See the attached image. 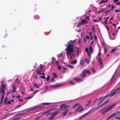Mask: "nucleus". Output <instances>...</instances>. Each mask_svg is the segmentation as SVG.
Wrapping results in <instances>:
<instances>
[{
	"label": "nucleus",
	"mask_w": 120,
	"mask_h": 120,
	"mask_svg": "<svg viewBox=\"0 0 120 120\" xmlns=\"http://www.w3.org/2000/svg\"><path fill=\"white\" fill-rule=\"evenodd\" d=\"M53 77L54 78H56L57 77L56 74V73H53L52 74Z\"/></svg>",
	"instance_id": "e433bc0d"
},
{
	"label": "nucleus",
	"mask_w": 120,
	"mask_h": 120,
	"mask_svg": "<svg viewBox=\"0 0 120 120\" xmlns=\"http://www.w3.org/2000/svg\"><path fill=\"white\" fill-rule=\"evenodd\" d=\"M117 50L116 48H115L112 49L111 51V53H114L115 51Z\"/></svg>",
	"instance_id": "b1692460"
},
{
	"label": "nucleus",
	"mask_w": 120,
	"mask_h": 120,
	"mask_svg": "<svg viewBox=\"0 0 120 120\" xmlns=\"http://www.w3.org/2000/svg\"><path fill=\"white\" fill-rule=\"evenodd\" d=\"M34 86H35L38 89H39V86L38 85H37L36 84V83H34Z\"/></svg>",
	"instance_id": "c9c22d12"
},
{
	"label": "nucleus",
	"mask_w": 120,
	"mask_h": 120,
	"mask_svg": "<svg viewBox=\"0 0 120 120\" xmlns=\"http://www.w3.org/2000/svg\"><path fill=\"white\" fill-rule=\"evenodd\" d=\"M70 105H67L65 104H63L60 106V109H59L60 111L65 110L70 107Z\"/></svg>",
	"instance_id": "20e7f679"
},
{
	"label": "nucleus",
	"mask_w": 120,
	"mask_h": 120,
	"mask_svg": "<svg viewBox=\"0 0 120 120\" xmlns=\"http://www.w3.org/2000/svg\"><path fill=\"white\" fill-rule=\"evenodd\" d=\"M12 86H13V91L12 92V93L15 92V91L16 89V87L14 85H13Z\"/></svg>",
	"instance_id": "5701e85b"
},
{
	"label": "nucleus",
	"mask_w": 120,
	"mask_h": 120,
	"mask_svg": "<svg viewBox=\"0 0 120 120\" xmlns=\"http://www.w3.org/2000/svg\"><path fill=\"white\" fill-rule=\"evenodd\" d=\"M1 93H2V95L1 99H3L4 97L5 92H1Z\"/></svg>",
	"instance_id": "7c9ffc66"
},
{
	"label": "nucleus",
	"mask_w": 120,
	"mask_h": 120,
	"mask_svg": "<svg viewBox=\"0 0 120 120\" xmlns=\"http://www.w3.org/2000/svg\"><path fill=\"white\" fill-rule=\"evenodd\" d=\"M98 55L99 56L98 57V59H100V58H101V52H99L98 53Z\"/></svg>",
	"instance_id": "09e8293b"
},
{
	"label": "nucleus",
	"mask_w": 120,
	"mask_h": 120,
	"mask_svg": "<svg viewBox=\"0 0 120 120\" xmlns=\"http://www.w3.org/2000/svg\"><path fill=\"white\" fill-rule=\"evenodd\" d=\"M62 85H59L58 83H57L55 85H49V87L50 88H56L61 86Z\"/></svg>",
	"instance_id": "0eeeda50"
},
{
	"label": "nucleus",
	"mask_w": 120,
	"mask_h": 120,
	"mask_svg": "<svg viewBox=\"0 0 120 120\" xmlns=\"http://www.w3.org/2000/svg\"><path fill=\"white\" fill-rule=\"evenodd\" d=\"M117 71V70H116L115 71L114 74L112 75V78H111V79H112L113 78V77L114 76V75L116 73V71Z\"/></svg>",
	"instance_id": "5fc2aeb1"
},
{
	"label": "nucleus",
	"mask_w": 120,
	"mask_h": 120,
	"mask_svg": "<svg viewBox=\"0 0 120 120\" xmlns=\"http://www.w3.org/2000/svg\"><path fill=\"white\" fill-rule=\"evenodd\" d=\"M89 47L90 51V53L92 54L93 52L92 46H89Z\"/></svg>",
	"instance_id": "6ab92c4d"
},
{
	"label": "nucleus",
	"mask_w": 120,
	"mask_h": 120,
	"mask_svg": "<svg viewBox=\"0 0 120 120\" xmlns=\"http://www.w3.org/2000/svg\"><path fill=\"white\" fill-rule=\"evenodd\" d=\"M50 78V76L48 75H47V77L46 78V80L47 81H48L49 79Z\"/></svg>",
	"instance_id": "a19ab883"
},
{
	"label": "nucleus",
	"mask_w": 120,
	"mask_h": 120,
	"mask_svg": "<svg viewBox=\"0 0 120 120\" xmlns=\"http://www.w3.org/2000/svg\"><path fill=\"white\" fill-rule=\"evenodd\" d=\"M60 111L59 109L55 111L52 113V115L54 117L55 115H57L60 112Z\"/></svg>",
	"instance_id": "9d476101"
},
{
	"label": "nucleus",
	"mask_w": 120,
	"mask_h": 120,
	"mask_svg": "<svg viewBox=\"0 0 120 120\" xmlns=\"http://www.w3.org/2000/svg\"><path fill=\"white\" fill-rule=\"evenodd\" d=\"M111 11V9H109L105 12V14H106L108 12Z\"/></svg>",
	"instance_id": "4d7b16f0"
},
{
	"label": "nucleus",
	"mask_w": 120,
	"mask_h": 120,
	"mask_svg": "<svg viewBox=\"0 0 120 120\" xmlns=\"http://www.w3.org/2000/svg\"><path fill=\"white\" fill-rule=\"evenodd\" d=\"M116 94V93L114 91H112L109 94V96H110V97H112L114 95H115Z\"/></svg>",
	"instance_id": "ddd939ff"
},
{
	"label": "nucleus",
	"mask_w": 120,
	"mask_h": 120,
	"mask_svg": "<svg viewBox=\"0 0 120 120\" xmlns=\"http://www.w3.org/2000/svg\"><path fill=\"white\" fill-rule=\"evenodd\" d=\"M85 61L86 62L87 64H89L90 63V61L88 59H86L85 60Z\"/></svg>",
	"instance_id": "79ce46f5"
},
{
	"label": "nucleus",
	"mask_w": 120,
	"mask_h": 120,
	"mask_svg": "<svg viewBox=\"0 0 120 120\" xmlns=\"http://www.w3.org/2000/svg\"><path fill=\"white\" fill-rule=\"evenodd\" d=\"M79 105V103H77L76 104H75V105L72 107V108L73 109H74L78 105Z\"/></svg>",
	"instance_id": "bb28decb"
},
{
	"label": "nucleus",
	"mask_w": 120,
	"mask_h": 120,
	"mask_svg": "<svg viewBox=\"0 0 120 120\" xmlns=\"http://www.w3.org/2000/svg\"><path fill=\"white\" fill-rule=\"evenodd\" d=\"M100 65H101V66L100 67V69H101L104 67V66L103 64Z\"/></svg>",
	"instance_id": "603ef678"
},
{
	"label": "nucleus",
	"mask_w": 120,
	"mask_h": 120,
	"mask_svg": "<svg viewBox=\"0 0 120 120\" xmlns=\"http://www.w3.org/2000/svg\"><path fill=\"white\" fill-rule=\"evenodd\" d=\"M92 30L94 32H95V30L94 26H92Z\"/></svg>",
	"instance_id": "4c0bfd02"
},
{
	"label": "nucleus",
	"mask_w": 120,
	"mask_h": 120,
	"mask_svg": "<svg viewBox=\"0 0 120 120\" xmlns=\"http://www.w3.org/2000/svg\"><path fill=\"white\" fill-rule=\"evenodd\" d=\"M40 69H43L44 68V67L43 65L42 64H40Z\"/></svg>",
	"instance_id": "de8ad7c7"
},
{
	"label": "nucleus",
	"mask_w": 120,
	"mask_h": 120,
	"mask_svg": "<svg viewBox=\"0 0 120 120\" xmlns=\"http://www.w3.org/2000/svg\"><path fill=\"white\" fill-rule=\"evenodd\" d=\"M76 40V39H75V40H74L73 41H72L71 40H70V42H72V44H71L73 45H73L75 43V41Z\"/></svg>",
	"instance_id": "a878e982"
},
{
	"label": "nucleus",
	"mask_w": 120,
	"mask_h": 120,
	"mask_svg": "<svg viewBox=\"0 0 120 120\" xmlns=\"http://www.w3.org/2000/svg\"><path fill=\"white\" fill-rule=\"evenodd\" d=\"M102 3H104V0H102V1L100 2H99V4H100Z\"/></svg>",
	"instance_id": "69168bd1"
},
{
	"label": "nucleus",
	"mask_w": 120,
	"mask_h": 120,
	"mask_svg": "<svg viewBox=\"0 0 120 120\" xmlns=\"http://www.w3.org/2000/svg\"><path fill=\"white\" fill-rule=\"evenodd\" d=\"M74 79L75 80L79 82H80L83 81V80L82 79L80 78H78L76 77L74 78Z\"/></svg>",
	"instance_id": "1a4fd4ad"
},
{
	"label": "nucleus",
	"mask_w": 120,
	"mask_h": 120,
	"mask_svg": "<svg viewBox=\"0 0 120 120\" xmlns=\"http://www.w3.org/2000/svg\"><path fill=\"white\" fill-rule=\"evenodd\" d=\"M120 91V89L119 88H118L115 91H114L115 92V93H116V94L118 92H119Z\"/></svg>",
	"instance_id": "ea45409f"
},
{
	"label": "nucleus",
	"mask_w": 120,
	"mask_h": 120,
	"mask_svg": "<svg viewBox=\"0 0 120 120\" xmlns=\"http://www.w3.org/2000/svg\"><path fill=\"white\" fill-rule=\"evenodd\" d=\"M82 105H80L76 109L75 112H80L83 110L84 108H82Z\"/></svg>",
	"instance_id": "39448f33"
},
{
	"label": "nucleus",
	"mask_w": 120,
	"mask_h": 120,
	"mask_svg": "<svg viewBox=\"0 0 120 120\" xmlns=\"http://www.w3.org/2000/svg\"><path fill=\"white\" fill-rule=\"evenodd\" d=\"M65 50L66 51V54L67 55H70V58L72 59V56L71 53H73L74 52L73 45L71 44H69L68 45L66 49H65Z\"/></svg>",
	"instance_id": "f257e3e1"
},
{
	"label": "nucleus",
	"mask_w": 120,
	"mask_h": 120,
	"mask_svg": "<svg viewBox=\"0 0 120 120\" xmlns=\"http://www.w3.org/2000/svg\"><path fill=\"white\" fill-rule=\"evenodd\" d=\"M83 71L85 73H87L88 75H90L91 74V72L88 70L85 69Z\"/></svg>",
	"instance_id": "2eb2a0df"
},
{
	"label": "nucleus",
	"mask_w": 120,
	"mask_h": 120,
	"mask_svg": "<svg viewBox=\"0 0 120 120\" xmlns=\"http://www.w3.org/2000/svg\"><path fill=\"white\" fill-rule=\"evenodd\" d=\"M5 85L4 84H2L1 86V89H0V92H5Z\"/></svg>",
	"instance_id": "423d86ee"
},
{
	"label": "nucleus",
	"mask_w": 120,
	"mask_h": 120,
	"mask_svg": "<svg viewBox=\"0 0 120 120\" xmlns=\"http://www.w3.org/2000/svg\"><path fill=\"white\" fill-rule=\"evenodd\" d=\"M21 106H22V105H18L16 107L15 109H17L18 108H19L21 107Z\"/></svg>",
	"instance_id": "864d4df0"
},
{
	"label": "nucleus",
	"mask_w": 120,
	"mask_h": 120,
	"mask_svg": "<svg viewBox=\"0 0 120 120\" xmlns=\"http://www.w3.org/2000/svg\"><path fill=\"white\" fill-rule=\"evenodd\" d=\"M52 103H42L41 104L43 105H49L51 104Z\"/></svg>",
	"instance_id": "c85d7f7f"
},
{
	"label": "nucleus",
	"mask_w": 120,
	"mask_h": 120,
	"mask_svg": "<svg viewBox=\"0 0 120 120\" xmlns=\"http://www.w3.org/2000/svg\"><path fill=\"white\" fill-rule=\"evenodd\" d=\"M109 96V95L108 94L107 95H106L103 98V99L104 100L105 98H107V97Z\"/></svg>",
	"instance_id": "58836bf2"
},
{
	"label": "nucleus",
	"mask_w": 120,
	"mask_h": 120,
	"mask_svg": "<svg viewBox=\"0 0 120 120\" xmlns=\"http://www.w3.org/2000/svg\"><path fill=\"white\" fill-rule=\"evenodd\" d=\"M115 12H120V10H115Z\"/></svg>",
	"instance_id": "bf43d9fd"
},
{
	"label": "nucleus",
	"mask_w": 120,
	"mask_h": 120,
	"mask_svg": "<svg viewBox=\"0 0 120 120\" xmlns=\"http://www.w3.org/2000/svg\"><path fill=\"white\" fill-rule=\"evenodd\" d=\"M96 110V109L95 108H94L92 109L89 110L88 112L89 114H90L94 112Z\"/></svg>",
	"instance_id": "dca6fc26"
},
{
	"label": "nucleus",
	"mask_w": 120,
	"mask_h": 120,
	"mask_svg": "<svg viewBox=\"0 0 120 120\" xmlns=\"http://www.w3.org/2000/svg\"><path fill=\"white\" fill-rule=\"evenodd\" d=\"M56 108H52L51 109H49V110H48V111H49H49H54L55 110H56Z\"/></svg>",
	"instance_id": "cd10ccee"
},
{
	"label": "nucleus",
	"mask_w": 120,
	"mask_h": 120,
	"mask_svg": "<svg viewBox=\"0 0 120 120\" xmlns=\"http://www.w3.org/2000/svg\"><path fill=\"white\" fill-rule=\"evenodd\" d=\"M109 17H107L106 18V19L105 20V24H106L107 20L109 19Z\"/></svg>",
	"instance_id": "c03bdc74"
},
{
	"label": "nucleus",
	"mask_w": 120,
	"mask_h": 120,
	"mask_svg": "<svg viewBox=\"0 0 120 120\" xmlns=\"http://www.w3.org/2000/svg\"><path fill=\"white\" fill-rule=\"evenodd\" d=\"M77 62V60H74L73 61H71V63L75 64H76Z\"/></svg>",
	"instance_id": "393cba45"
},
{
	"label": "nucleus",
	"mask_w": 120,
	"mask_h": 120,
	"mask_svg": "<svg viewBox=\"0 0 120 120\" xmlns=\"http://www.w3.org/2000/svg\"><path fill=\"white\" fill-rule=\"evenodd\" d=\"M59 62L58 61H56V65L57 66L58 65H59Z\"/></svg>",
	"instance_id": "680f3d73"
},
{
	"label": "nucleus",
	"mask_w": 120,
	"mask_h": 120,
	"mask_svg": "<svg viewBox=\"0 0 120 120\" xmlns=\"http://www.w3.org/2000/svg\"><path fill=\"white\" fill-rule=\"evenodd\" d=\"M104 100L103 99V98H101L99 99L98 101V104L99 105L101 104Z\"/></svg>",
	"instance_id": "6e6552de"
},
{
	"label": "nucleus",
	"mask_w": 120,
	"mask_h": 120,
	"mask_svg": "<svg viewBox=\"0 0 120 120\" xmlns=\"http://www.w3.org/2000/svg\"><path fill=\"white\" fill-rule=\"evenodd\" d=\"M116 4L118 5H120V2H118Z\"/></svg>",
	"instance_id": "13d9d810"
},
{
	"label": "nucleus",
	"mask_w": 120,
	"mask_h": 120,
	"mask_svg": "<svg viewBox=\"0 0 120 120\" xmlns=\"http://www.w3.org/2000/svg\"><path fill=\"white\" fill-rule=\"evenodd\" d=\"M109 100H107L106 101L104 102L102 104H101V105H100V107H101L103 106L104 105L106 104L108 102H109Z\"/></svg>",
	"instance_id": "aec40b11"
},
{
	"label": "nucleus",
	"mask_w": 120,
	"mask_h": 120,
	"mask_svg": "<svg viewBox=\"0 0 120 120\" xmlns=\"http://www.w3.org/2000/svg\"><path fill=\"white\" fill-rule=\"evenodd\" d=\"M33 96H32L29 97H28L25 98V99H30L31 98L33 97Z\"/></svg>",
	"instance_id": "f704fd0d"
},
{
	"label": "nucleus",
	"mask_w": 120,
	"mask_h": 120,
	"mask_svg": "<svg viewBox=\"0 0 120 120\" xmlns=\"http://www.w3.org/2000/svg\"><path fill=\"white\" fill-rule=\"evenodd\" d=\"M116 105V104L115 103H112L110 105L100 111L101 114H104L108 111L111 110Z\"/></svg>",
	"instance_id": "f03ea898"
},
{
	"label": "nucleus",
	"mask_w": 120,
	"mask_h": 120,
	"mask_svg": "<svg viewBox=\"0 0 120 120\" xmlns=\"http://www.w3.org/2000/svg\"><path fill=\"white\" fill-rule=\"evenodd\" d=\"M8 97H6L5 99L4 100V101H6L7 100V99H8Z\"/></svg>",
	"instance_id": "774afa93"
},
{
	"label": "nucleus",
	"mask_w": 120,
	"mask_h": 120,
	"mask_svg": "<svg viewBox=\"0 0 120 120\" xmlns=\"http://www.w3.org/2000/svg\"><path fill=\"white\" fill-rule=\"evenodd\" d=\"M56 81L55 79L53 77L50 80V81L51 82H55Z\"/></svg>",
	"instance_id": "473e14b6"
},
{
	"label": "nucleus",
	"mask_w": 120,
	"mask_h": 120,
	"mask_svg": "<svg viewBox=\"0 0 120 120\" xmlns=\"http://www.w3.org/2000/svg\"><path fill=\"white\" fill-rule=\"evenodd\" d=\"M69 110L68 109L66 110L62 114V115L63 116H65L68 112Z\"/></svg>",
	"instance_id": "4468645a"
},
{
	"label": "nucleus",
	"mask_w": 120,
	"mask_h": 120,
	"mask_svg": "<svg viewBox=\"0 0 120 120\" xmlns=\"http://www.w3.org/2000/svg\"><path fill=\"white\" fill-rule=\"evenodd\" d=\"M43 71V70L42 69H40V68L37 71V73L38 75H40L41 72Z\"/></svg>",
	"instance_id": "f8f14e48"
},
{
	"label": "nucleus",
	"mask_w": 120,
	"mask_h": 120,
	"mask_svg": "<svg viewBox=\"0 0 120 120\" xmlns=\"http://www.w3.org/2000/svg\"><path fill=\"white\" fill-rule=\"evenodd\" d=\"M104 11V10L103 9H102V10L101 11H98V14L99 13L103 11Z\"/></svg>",
	"instance_id": "e2e57ef3"
},
{
	"label": "nucleus",
	"mask_w": 120,
	"mask_h": 120,
	"mask_svg": "<svg viewBox=\"0 0 120 120\" xmlns=\"http://www.w3.org/2000/svg\"><path fill=\"white\" fill-rule=\"evenodd\" d=\"M72 85H74V82L72 81H70L69 82Z\"/></svg>",
	"instance_id": "49530a36"
},
{
	"label": "nucleus",
	"mask_w": 120,
	"mask_h": 120,
	"mask_svg": "<svg viewBox=\"0 0 120 120\" xmlns=\"http://www.w3.org/2000/svg\"><path fill=\"white\" fill-rule=\"evenodd\" d=\"M67 66L68 67H70L72 69L74 68V67L73 66L69 64H68Z\"/></svg>",
	"instance_id": "a18cd8bd"
},
{
	"label": "nucleus",
	"mask_w": 120,
	"mask_h": 120,
	"mask_svg": "<svg viewBox=\"0 0 120 120\" xmlns=\"http://www.w3.org/2000/svg\"><path fill=\"white\" fill-rule=\"evenodd\" d=\"M114 116H114V113H113L110 116H109L108 118H107V120H108L109 119V118H110L111 117H114Z\"/></svg>",
	"instance_id": "2f4dec72"
},
{
	"label": "nucleus",
	"mask_w": 120,
	"mask_h": 120,
	"mask_svg": "<svg viewBox=\"0 0 120 120\" xmlns=\"http://www.w3.org/2000/svg\"><path fill=\"white\" fill-rule=\"evenodd\" d=\"M39 77L40 78H42L44 79H45V77L44 76H40Z\"/></svg>",
	"instance_id": "3c124183"
},
{
	"label": "nucleus",
	"mask_w": 120,
	"mask_h": 120,
	"mask_svg": "<svg viewBox=\"0 0 120 120\" xmlns=\"http://www.w3.org/2000/svg\"><path fill=\"white\" fill-rule=\"evenodd\" d=\"M15 81L16 82L17 84L18 85L20 81L19 80V79L17 78L16 79V80H15Z\"/></svg>",
	"instance_id": "72a5a7b5"
},
{
	"label": "nucleus",
	"mask_w": 120,
	"mask_h": 120,
	"mask_svg": "<svg viewBox=\"0 0 120 120\" xmlns=\"http://www.w3.org/2000/svg\"><path fill=\"white\" fill-rule=\"evenodd\" d=\"M49 111L48 110V111H46L45 112L43 113V115H44L46 113H47Z\"/></svg>",
	"instance_id": "052dcab7"
},
{
	"label": "nucleus",
	"mask_w": 120,
	"mask_h": 120,
	"mask_svg": "<svg viewBox=\"0 0 120 120\" xmlns=\"http://www.w3.org/2000/svg\"><path fill=\"white\" fill-rule=\"evenodd\" d=\"M82 74L80 75V76L83 78L85 77L86 76V75L85 74V73L83 70L82 71Z\"/></svg>",
	"instance_id": "f3484780"
},
{
	"label": "nucleus",
	"mask_w": 120,
	"mask_h": 120,
	"mask_svg": "<svg viewBox=\"0 0 120 120\" xmlns=\"http://www.w3.org/2000/svg\"><path fill=\"white\" fill-rule=\"evenodd\" d=\"M87 23V20L86 19H82L80 22H79L77 26V27L79 28L80 27L81 25H83L84 24H85Z\"/></svg>",
	"instance_id": "7ed1b4c3"
},
{
	"label": "nucleus",
	"mask_w": 120,
	"mask_h": 120,
	"mask_svg": "<svg viewBox=\"0 0 120 120\" xmlns=\"http://www.w3.org/2000/svg\"><path fill=\"white\" fill-rule=\"evenodd\" d=\"M80 64L82 67L84 65V63L83 60H81L80 61Z\"/></svg>",
	"instance_id": "4be33fe9"
},
{
	"label": "nucleus",
	"mask_w": 120,
	"mask_h": 120,
	"mask_svg": "<svg viewBox=\"0 0 120 120\" xmlns=\"http://www.w3.org/2000/svg\"><path fill=\"white\" fill-rule=\"evenodd\" d=\"M92 70L93 71V73H95L96 72L95 70L93 68H92Z\"/></svg>",
	"instance_id": "6e6d98bb"
},
{
	"label": "nucleus",
	"mask_w": 120,
	"mask_h": 120,
	"mask_svg": "<svg viewBox=\"0 0 120 120\" xmlns=\"http://www.w3.org/2000/svg\"><path fill=\"white\" fill-rule=\"evenodd\" d=\"M79 47H77V53H78L79 52Z\"/></svg>",
	"instance_id": "0e129e2a"
},
{
	"label": "nucleus",
	"mask_w": 120,
	"mask_h": 120,
	"mask_svg": "<svg viewBox=\"0 0 120 120\" xmlns=\"http://www.w3.org/2000/svg\"><path fill=\"white\" fill-rule=\"evenodd\" d=\"M102 17H99V18L98 19V20L100 21L102 19Z\"/></svg>",
	"instance_id": "338daca9"
},
{
	"label": "nucleus",
	"mask_w": 120,
	"mask_h": 120,
	"mask_svg": "<svg viewBox=\"0 0 120 120\" xmlns=\"http://www.w3.org/2000/svg\"><path fill=\"white\" fill-rule=\"evenodd\" d=\"M98 62L99 63V64L100 65L103 64L102 62V58L101 59L100 58V59H98Z\"/></svg>",
	"instance_id": "a211bd4d"
},
{
	"label": "nucleus",
	"mask_w": 120,
	"mask_h": 120,
	"mask_svg": "<svg viewBox=\"0 0 120 120\" xmlns=\"http://www.w3.org/2000/svg\"><path fill=\"white\" fill-rule=\"evenodd\" d=\"M52 116L49 117L48 119V120H53V118L54 117L52 115Z\"/></svg>",
	"instance_id": "37998d69"
},
{
	"label": "nucleus",
	"mask_w": 120,
	"mask_h": 120,
	"mask_svg": "<svg viewBox=\"0 0 120 120\" xmlns=\"http://www.w3.org/2000/svg\"><path fill=\"white\" fill-rule=\"evenodd\" d=\"M35 109H39V106L37 105L34 107Z\"/></svg>",
	"instance_id": "8fccbe9b"
},
{
	"label": "nucleus",
	"mask_w": 120,
	"mask_h": 120,
	"mask_svg": "<svg viewBox=\"0 0 120 120\" xmlns=\"http://www.w3.org/2000/svg\"><path fill=\"white\" fill-rule=\"evenodd\" d=\"M89 115V113L88 112L84 114L83 115L81 116L80 117V118L79 119V120H80L82 118H84V117H86V116H88Z\"/></svg>",
	"instance_id": "9b49d317"
},
{
	"label": "nucleus",
	"mask_w": 120,
	"mask_h": 120,
	"mask_svg": "<svg viewBox=\"0 0 120 120\" xmlns=\"http://www.w3.org/2000/svg\"><path fill=\"white\" fill-rule=\"evenodd\" d=\"M92 102V101H89L88 103L86 105V106H88L91 104V103Z\"/></svg>",
	"instance_id": "c756f323"
},
{
	"label": "nucleus",
	"mask_w": 120,
	"mask_h": 120,
	"mask_svg": "<svg viewBox=\"0 0 120 120\" xmlns=\"http://www.w3.org/2000/svg\"><path fill=\"white\" fill-rule=\"evenodd\" d=\"M114 116H116V115H120V111H116L115 112L113 113Z\"/></svg>",
	"instance_id": "412c9836"
}]
</instances>
